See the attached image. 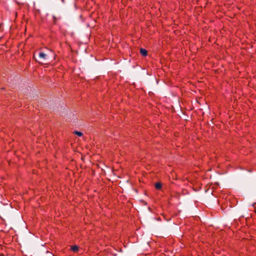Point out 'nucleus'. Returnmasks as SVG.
<instances>
[{
  "instance_id": "nucleus-1",
  "label": "nucleus",
  "mask_w": 256,
  "mask_h": 256,
  "mask_svg": "<svg viewBox=\"0 0 256 256\" xmlns=\"http://www.w3.org/2000/svg\"><path fill=\"white\" fill-rule=\"evenodd\" d=\"M38 54L40 58L38 62L41 64H49L55 57L54 52L48 49L40 50L38 52Z\"/></svg>"
},
{
  "instance_id": "nucleus-2",
  "label": "nucleus",
  "mask_w": 256,
  "mask_h": 256,
  "mask_svg": "<svg viewBox=\"0 0 256 256\" xmlns=\"http://www.w3.org/2000/svg\"><path fill=\"white\" fill-rule=\"evenodd\" d=\"M140 52L142 56H146L148 54V51L144 48H140Z\"/></svg>"
},
{
  "instance_id": "nucleus-3",
  "label": "nucleus",
  "mask_w": 256,
  "mask_h": 256,
  "mask_svg": "<svg viewBox=\"0 0 256 256\" xmlns=\"http://www.w3.org/2000/svg\"><path fill=\"white\" fill-rule=\"evenodd\" d=\"M155 188L156 190H160V188H162V184L160 182H158L157 183H156Z\"/></svg>"
},
{
  "instance_id": "nucleus-4",
  "label": "nucleus",
  "mask_w": 256,
  "mask_h": 256,
  "mask_svg": "<svg viewBox=\"0 0 256 256\" xmlns=\"http://www.w3.org/2000/svg\"><path fill=\"white\" fill-rule=\"evenodd\" d=\"M71 250L73 252H76L78 250V246L76 245L73 246L71 247Z\"/></svg>"
},
{
  "instance_id": "nucleus-5",
  "label": "nucleus",
  "mask_w": 256,
  "mask_h": 256,
  "mask_svg": "<svg viewBox=\"0 0 256 256\" xmlns=\"http://www.w3.org/2000/svg\"><path fill=\"white\" fill-rule=\"evenodd\" d=\"M74 133L75 134H76L79 136H82V132H78V131H75V132H74Z\"/></svg>"
},
{
  "instance_id": "nucleus-6",
  "label": "nucleus",
  "mask_w": 256,
  "mask_h": 256,
  "mask_svg": "<svg viewBox=\"0 0 256 256\" xmlns=\"http://www.w3.org/2000/svg\"><path fill=\"white\" fill-rule=\"evenodd\" d=\"M185 114L186 113H182V116H180V117L182 118H184V120H187V119L186 118V116Z\"/></svg>"
},
{
  "instance_id": "nucleus-7",
  "label": "nucleus",
  "mask_w": 256,
  "mask_h": 256,
  "mask_svg": "<svg viewBox=\"0 0 256 256\" xmlns=\"http://www.w3.org/2000/svg\"><path fill=\"white\" fill-rule=\"evenodd\" d=\"M46 253L49 254L50 256H52V255H51V254H50V253H49L48 252H46Z\"/></svg>"
}]
</instances>
